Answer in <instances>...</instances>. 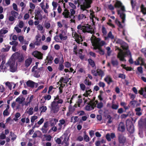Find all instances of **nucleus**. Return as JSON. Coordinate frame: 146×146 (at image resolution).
I'll list each match as a JSON object with an SVG mask.
<instances>
[{
	"label": "nucleus",
	"mask_w": 146,
	"mask_h": 146,
	"mask_svg": "<svg viewBox=\"0 0 146 146\" xmlns=\"http://www.w3.org/2000/svg\"><path fill=\"white\" fill-rule=\"evenodd\" d=\"M26 84L27 86L31 88H33L35 86L36 87L38 86V84L37 83H35L31 80H29L27 81Z\"/></svg>",
	"instance_id": "18"
},
{
	"label": "nucleus",
	"mask_w": 146,
	"mask_h": 146,
	"mask_svg": "<svg viewBox=\"0 0 146 146\" xmlns=\"http://www.w3.org/2000/svg\"><path fill=\"white\" fill-rule=\"evenodd\" d=\"M44 98L45 100H50L51 98V96L50 95H46L44 97Z\"/></svg>",
	"instance_id": "61"
},
{
	"label": "nucleus",
	"mask_w": 146,
	"mask_h": 146,
	"mask_svg": "<svg viewBox=\"0 0 146 146\" xmlns=\"http://www.w3.org/2000/svg\"><path fill=\"white\" fill-rule=\"evenodd\" d=\"M82 100L79 99L76 103L75 104L74 106V107L75 108H77L78 107H80L81 106V104L82 103Z\"/></svg>",
	"instance_id": "39"
},
{
	"label": "nucleus",
	"mask_w": 146,
	"mask_h": 146,
	"mask_svg": "<svg viewBox=\"0 0 146 146\" xmlns=\"http://www.w3.org/2000/svg\"><path fill=\"white\" fill-rule=\"evenodd\" d=\"M43 68L41 67L39 69H37L35 71V73L34 74V76L35 77L38 78L40 76V74L39 73V71L42 70Z\"/></svg>",
	"instance_id": "29"
},
{
	"label": "nucleus",
	"mask_w": 146,
	"mask_h": 146,
	"mask_svg": "<svg viewBox=\"0 0 146 146\" xmlns=\"http://www.w3.org/2000/svg\"><path fill=\"white\" fill-rule=\"evenodd\" d=\"M59 37L60 39L62 41L66 40L67 38L66 33L65 32L63 31L59 34Z\"/></svg>",
	"instance_id": "23"
},
{
	"label": "nucleus",
	"mask_w": 146,
	"mask_h": 146,
	"mask_svg": "<svg viewBox=\"0 0 146 146\" xmlns=\"http://www.w3.org/2000/svg\"><path fill=\"white\" fill-rule=\"evenodd\" d=\"M40 6L45 13L47 14L48 13V11L47 10L49 7L48 0H43L40 3Z\"/></svg>",
	"instance_id": "8"
},
{
	"label": "nucleus",
	"mask_w": 146,
	"mask_h": 146,
	"mask_svg": "<svg viewBox=\"0 0 146 146\" xmlns=\"http://www.w3.org/2000/svg\"><path fill=\"white\" fill-rule=\"evenodd\" d=\"M119 107V105L118 104H113L111 106V108L113 109L117 110L118 109Z\"/></svg>",
	"instance_id": "58"
},
{
	"label": "nucleus",
	"mask_w": 146,
	"mask_h": 146,
	"mask_svg": "<svg viewBox=\"0 0 146 146\" xmlns=\"http://www.w3.org/2000/svg\"><path fill=\"white\" fill-rule=\"evenodd\" d=\"M114 5L115 8H120V9L117 10L118 14L122 19V23H124L125 16V14L124 13L125 11L124 6L120 1L117 0L116 1Z\"/></svg>",
	"instance_id": "3"
},
{
	"label": "nucleus",
	"mask_w": 146,
	"mask_h": 146,
	"mask_svg": "<svg viewBox=\"0 0 146 146\" xmlns=\"http://www.w3.org/2000/svg\"><path fill=\"white\" fill-rule=\"evenodd\" d=\"M85 2H84L83 4L80 5V8L81 10H82L84 13L85 14L88 15V14L89 13V11L87 9L91 7L90 4L92 3V0H84Z\"/></svg>",
	"instance_id": "6"
},
{
	"label": "nucleus",
	"mask_w": 146,
	"mask_h": 146,
	"mask_svg": "<svg viewBox=\"0 0 146 146\" xmlns=\"http://www.w3.org/2000/svg\"><path fill=\"white\" fill-rule=\"evenodd\" d=\"M35 19L38 20L39 19L41 20L42 19V16L40 14V12L39 11H36L35 13Z\"/></svg>",
	"instance_id": "27"
},
{
	"label": "nucleus",
	"mask_w": 146,
	"mask_h": 146,
	"mask_svg": "<svg viewBox=\"0 0 146 146\" xmlns=\"http://www.w3.org/2000/svg\"><path fill=\"white\" fill-rule=\"evenodd\" d=\"M137 104V102L135 101H133L130 102V104L132 107H134Z\"/></svg>",
	"instance_id": "64"
},
{
	"label": "nucleus",
	"mask_w": 146,
	"mask_h": 146,
	"mask_svg": "<svg viewBox=\"0 0 146 146\" xmlns=\"http://www.w3.org/2000/svg\"><path fill=\"white\" fill-rule=\"evenodd\" d=\"M11 14L13 17L17 18L19 15V14L17 12L13 11H11Z\"/></svg>",
	"instance_id": "48"
},
{
	"label": "nucleus",
	"mask_w": 146,
	"mask_h": 146,
	"mask_svg": "<svg viewBox=\"0 0 146 146\" xmlns=\"http://www.w3.org/2000/svg\"><path fill=\"white\" fill-rule=\"evenodd\" d=\"M19 53L18 52L15 53L13 54L10 59L9 60L7 64H5V66L3 65L5 62L3 61L0 66V68L2 70H6L9 66L10 71L12 72H14L17 70V63H15V60L19 57Z\"/></svg>",
	"instance_id": "1"
},
{
	"label": "nucleus",
	"mask_w": 146,
	"mask_h": 146,
	"mask_svg": "<svg viewBox=\"0 0 146 146\" xmlns=\"http://www.w3.org/2000/svg\"><path fill=\"white\" fill-rule=\"evenodd\" d=\"M139 93L141 95H143V96L146 98V87L145 88H141L139 91Z\"/></svg>",
	"instance_id": "26"
},
{
	"label": "nucleus",
	"mask_w": 146,
	"mask_h": 146,
	"mask_svg": "<svg viewBox=\"0 0 146 146\" xmlns=\"http://www.w3.org/2000/svg\"><path fill=\"white\" fill-rule=\"evenodd\" d=\"M38 30L40 31V33L43 34L45 32V29H44L43 27L41 25H39L37 26Z\"/></svg>",
	"instance_id": "33"
},
{
	"label": "nucleus",
	"mask_w": 146,
	"mask_h": 146,
	"mask_svg": "<svg viewBox=\"0 0 146 146\" xmlns=\"http://www.w3.org/2000/svg\"><path fill=\"white\" fill-rule=\"evenodd\" d=\"M69 79L68 78H61L59 81L57 83L58 85H61V86L62 87V84L63 83H66L69 81Z\"/></svg>",
	"instance_id": "20"
},
{
	"label": "nucleus",
	"mask_w": 146,
	"mask_h": 146,
	"mask_svg": "<svg viewBox=\"0 0 146 146\" xmlns=\"http://www.w3.org/2000/svg\"><path fill=\"white\" fill-rule=\"evenodd\" d=\"M107 118L108 120L107 122L108 123H112V117L110 115H107Z\"/></svg>",
	"instance_id": "53"
},
{
	"label": "nucleus",
	"mask_w": 146,
	"mask_h": 146,
	"mask_svg": "<svg viewBox=\"0 0 146 146\" xmlns=\"http://www.w3.org/2000/svg\"><path fill=\"white\" fill-rule=\"evenodd\" d=\"M84 104L86 103L88 104V105L86 107V109L87 110H93L94 109L95 106L94 104H89L91 100L89 98H84Z\"/></svg>",
	"instance_id": "9"
},
{
	"label": "nucleus",
	"mask_w": 146,
	"mask_h": 146,
	"mask_svg": "<svg viewBox=\"0 0 146 146\" xmlns=\"http://www.w3.org/2000/svg\"><path fill=\"white\" fill-rule=\"evenodd\" d=\"M78 118L77 116H73L71 118V122L73 123H75L78 121Z\"/></svg>",
	"instance_id": "46"
},
{
	"label": "nucleus",
	"mask_w": 146,
	"mask_h": 146,
	"mask_svg": "<svg viewBox=\"0 0 146 146\" xmlns=\"http://www.w3.org/2000/svg\"><path fill=\"white\" fill-rule=\"evenodd\" d=\"M111 63L114 66H117L118 64L117 60L115 58L112 59L111 60Z\"/></svg>",
	"instance_id": "40"
},
{
	"label": "nucleus",
	"mask_w": 146,
	"mask_h": 146,
	"mask_svg": "<svg viewBox=\"0 0 146 146\" xmlns=\"http://www.w3.org/2000/svg\"><path fill=\"white\" fill-rule=\"evenodd\" d=\"M78 32L80 34L82 33L87 32L93 34L95 32V29L88 24L82 25H79L77 27Z\"/></svg>",
	"instance_id": "4"
},
{
	"label": "nucleus",
	"mask_w": 146,
	"mask_h": 146,
	"mask_svg": "<svg viewBox=\"0 0 146 146\" xmlns=\"http://www.w3.org/2000/svg\"><path fill=\"white\" fill-rule=\"evenodd\" d=\"M90 19L92 20V21L94 23V21L95 20H96L97 18H96L94 16V12L92 11H91V10L90 11Z\"/></svg>",
	"instance_id": "31"
},
{
	"label": "nucleus",
	"mask_w": 146,
	"mask_h": 146,
	"mask_svg": "<svg viewBox=\"0 0 146 146\" xmlns=\"http://www.w3.org/2000/svg\"><path fill=\"white\" fill-rule=\"evenodd\" d=\"M134 63L136 65H138L139 64L142 65L144 64V60L141 57H139L134 62Z\"/></svg>",
	"instance_id": "19"
},
{
	"label": "nucleus",
	"mask_w": 146,
	"mask_h": 146,
	"mask_svg": "<svg viewBox=\"0 0 146 146\" xmlns=\"http://www.w3.org/2000/svg\"><path fill=\"white\" fill-rule=\"evenodd\" d=\"M32 61L31 58H29L27 59L25 62V65L26 67H28L31 64Z\"/></svg>",
	"instance_id": "30"
},
{
	"label": "nucleus",
	"mask_w": 146,
	"mask_h": 146,
	"mask_svg": "<svg viewBox=\"0 0 146 146\" xmlns=\"http://www.w3.org/2000/svg\"><path fill=\"white\" fill-rule=\"evenodd\" d=\"M41 43V39H40L39 40H36L34 44L36 45L39 46Z\"/></svg>",
	"instance_id": "54"
},
{
	"label": "nucleus",
	"mask_w": 146,
	"mask_h": 146,
	"mask_svg": "<svg viewBox=\"0 0 146 146\" xmlns=\"http://www.w3.org/2000/svg\"><path fill=\"white\" fill-rule=\"evenodd\" d=\"M127 129L128 131L130 133H133L134 131V128L133 126H128L127 125Z\"/></svg>",
	"instance_id": "45"
},
{
	"label": "nucleus",
	"mask_w": 146,
	"mask_h": 146,
	"mask_svg": "<svg viewBox=\"0 0 146 146\" xmlns=\"http://www.w3.org/2000/svg\"><path fill=\"white\" fill-rule=\"evenodd\" d=\"M69 140V138L68 137H67L66 136H64V139L61 143L62 145L64 146H68Z\"/></svg>",
	"instance_id": "21"
},
{
	"label": "nucleus",
	"mask_w": 146,
	"mask_h": 146,
	"mask_svg": "<svg viewBox=\"0 0 146 146\" xmlns=\"http://www.w3.org/2000/svg\"><path fill=\"white\" fill-rule=\"evenodd\" d=\"M104 80L108 84H110L113 82L112 78L109 75H106L104 78Z\"/></svg>",
	"instance_id": "24"
},
{
	"label": "nucleus",
	"mask_w": 146,
	"mask_h": 146,
	"mask_svg": "<svg viewBox=\"0 0 146 146\" xmlns=\"http://www.w3.org/2000/svg\"><path fill=\"white\" fill-rule=\"evenodd\" d=\"M8 31L7 29L3 28L0 30V37L3 36V35L8 32Z\"/></svg>",
	"instance_id": "35"
},
{
	"label": "nucleus",
	"mask_w": 146,
	"mask_h": 146,
	"mask_svg": "<svg viewBox=\"0 0 146 146\" xmlns=\"http://www.w3.org/2000/svg\"><path fill=\"white\" fill-rule=\"evenodd\" d=\"M91 41L93 49L96 50V52L101 55H104V52L101 47L106 44L105 42L101 40L100 38H97L94 36L92 37Z\"/></svg>",
	"instance_id": "2"
},
{
	"label": "nucleus",
	"mask_w": 146,
	"mask_h": 146,
	"mask_svg": "<svg viewBox=\"0 0 146 146\" xmlns=\"http://www.w3.org/2000/svg\"><path fill=\"white\" fill-rule=\"evenodd\" d=\"M125 126L123 122H121L119 124L118 129L119 131H123L125 130Z\"/></svg>",
	"instance_id": "32"
},
{
	"label": "nucleus",
	"mask_w": 146,
	"mask_h": 146,
	"mask_svg": "<svg viewBox=\"0 0 146 146\" xmlns=\"http://www.w3.org/2000/svg\"><path fill=\"white\" fill-rule=\"evenodd\" d=\"M88 62L89 64L92 66V67H94L95 66V64L94 61H93L91 59H89L88 60Z\"/></svg>",
	"instance_id": "51"
},
{
	"label": "nucleus",
	"mask_w": 146,
	"mask_h": 146,
	"mask_svg": "<svg viewBox=\"0 0 146 146\" xmlns=\"http://www.w3.org/2000/svg\"><path fill=\"white\" fill-rule=\"evenodd\" d=\"M47 109V108L46 106H43L39 108V110L41 111V112H45Z\"/></svg>",
	"instance_id": "47"
},
{
	"label": "nucleus",
	"mask_w": 146,
	"mask_h": 146,
	"mask_svg": "<svg viewBox=\"0 0 146 146\" xmlns=\"http://www.w3.org/2000/svg\"><path fill=\"white\" fill-rule=\"evenodd\" d=\"M52 5L53 7V10L56 9L58 5L57 3L56 2L53 1L52 3Z\"/></svg>",
	"instance_id": "63"
},
{
	"label": "nucleus",
	"mask_w": 146,
	"mask_h": 146,
	"mask_svg": "<svg viewBox=\"0 0 146 146\" xmlns=\"http://www.w3.org/2000/svg\"><path fill=\"white\" fill-rule=\"evenodd\" d=\"M59 123L58 124V129L59 130H60L62 127L63 126L65 127L66 125V122L65 119H61L59 121Z\"/></svg>",
	"instance_id": "17"
},
{
	"label": "nucleus",
	"mask_w": 146,
	"mask_h": 146,
	"mask_svg": "<svg viewBox=\"0 0 146 146\" xmlns=\"http://www.w3.org/2000/svg\"><path fill=\"white\" fill-rule=\"evenodd\" d=\"M70 9V16H71V17H73V18H75V16L74 15L75 14L76 11L75 10V9Z\"/></svg>",
	"instance_id": "42"
},
{
	"label": "nucleus",
	"mask_w": 146,
	"mask_h": 146,
	"mask_svg": "<svg viewBox=\"0 0 146 146\" xmlns=\"http://www.w3.org/2000/svg\"><path fill=\"white\" fill-rule=\"evenodd\" d=\"M63 7L65 9L64 11L62 13V15L64 16V18H71V16L70 14V12L65 7V3H63Z\"/></svg>",
	"instance_id": "12"
},
{
	"label": "nucleus",
	"mask_w": 146,
	"mask_h": 146,
	"mask_svg": "<svg viewBox=\"0 0 146 146\" xmlns=\"http://www.w3.org/2000/svg\"><path fill=\"white\" fill-rule=\"evenodd\" d=\"M6 86H7L9 89L11 90L12 86H13V88H15V84L13 82H7L5 83Z\"/></svg>",
	"instance_id": "25"
},
{
	"label": "nucleus",
	"mask_w": 146,
	"mask_h": 146,
	"mask_svg": "<svg viewBox=\"0 0 146 146\" xmlns=\"http://www.w3.org/2000/svg\"><path fill=\"white\" fill-rule=\"evenodd\" d=\"M25 100V98L22 95H20L15 100L16 102L19 104H22Z\"/></svg>",
	"instance_id": "22"
},
{
	"label": "nucleus",
	"mask_w": 146,
	"mask_h": 146,
	"mask_svg": "<svg viewBox=\"0 0 146 146\" xmlns=\"http://www.w3.org/2000/svg\"><path fill=\"white\" fill-rule=\"evenodd\" d=\"M49 128V125L48 123V122H45L43 126L42 127L41 130L42 132L44 133H46Z\"/></svg>",
	"instance_id": "16"
},
{
	"label": "nucleus",
	"mask_w": 146,
	"mask_h": 146,
	"mask_svg": "<svg viewBox=\"0 0 146 146\" xmlns=\"http://www.w3.org/2000/svg\"><path fill=\"white\" fill-rule=\"evenodd\" d=\"M51 111L54 113H56L59 111L60 106L55 101H54L51 103Z\"/></svg>",
	"instance_id": "7"
},
{
	"label": "nucleus",
	"mask_w": 146,
	"mask_h": 146,
	"mask_svg": "<svg viewBox=\"0 0 146 146\" xmlns=\"http://www.w3.org/2000/svg\"><path fill=\"white\" fill-rule=\"evenodd\" d=\"M87 17V15L80 13L78 16V18L79 20H81L84 18H86Z\"/></svg>",
	"instance_id": "34"
},
{
	"label": "nucleus",
	"mask_w": 146,
	"mask_h": 146,
	"mask_svg": "<svg viewBox=\"0 0 146 146\" xmlns=\"http://www.w3.org/2000/svg\"><path fill=\"white\" fill-rule=\"evenodd\" d=\"M64 68V66L62 64H59L58 67V69L60 71L62 70Z\"/></svg>",
	"instance_id": "62"
},
{
	"label": "nucleus",
	"mask_w": 146,
	"mask_h": 146,
	"mask_svg": "<svg viewBox=\"0 0 146 146\" xmlns=\"http://www.w3.org/2000/svg\"><path fill=\"white\" fill-rule=\"evenodd\" d=\"M91 93L92 91L90 90H86V92L83 94V96L85 97H88Z\"/></svg>",
	"instance_id": "44"
},
{
	"label": "nucleus",
	"mask_w": 146,
	"mask_h": 146,
	"mask_svg": "<svg viewBox=\"0 0 146 146\" xmlns=\"http://www.w3.org/2000/svg\"><path fill=\"white\" fill-rule=\"evenodd\" d=\"M72 36L75 39V40L79 44H82L81 42L83 40L82 37L80 36L76 32H73Z\"/></svg>",
	"instance_id": "10"
},
{
	"label": "nucleus",
	"mask_w": 146,
	"mask_h": 146,
	"mask_svg": "<svg viewBox=\"0 0 146 146\" xmlns=\"http://www.w3.org/2000/svg\"><path fill=\"white\" fill-rule=\"evenodd\" d=\"M121 66L123 68L125 69L127 71H130L132 70V68L129 67H126L125 65L122 64Z\"/></svg>",
	"instance_id": "52"
},
{
	"label": "nucleus",
	"mask_w": 146,
	"mask_h": 146,
	"mask_svg": "<svg viewBox=\"0 0 146 146\" xmlns=\"http://www.w3.org/2000/svg\"><path fill=\"white\" fill-rule=\"evenodd\" d=\"M119 143L123 145L126 141V139L125 137L122 135H120L119 137Z\"/></svg>",
	"instance_id": "28"
},
{
	"label": "nucleus",
	"mask_w": 146,
	"mask_h": 146,
	"mask_svg": "<svg viewBox=\"0 0 146 146\" xmlns=\"http://www.w3.org/2000/svg\"><path fill=\"white\" fill-rule=\"evenodd\" d=\"M34 97V96L33 95H31V96L29 95L26 99V102H25L23 105L25 106H28L33 101Z\"/></svg>",
	"instance_id": "15"
},
{
	"label": "nucleus",
	"mask_w": 146,
	"mask_h": 146,
	"mask_svg": "<svg viewBox=\"0 0 146 146\" xmlns=\"http://www.w3.org/2000/svg\"><path fill=\"white\" fill-rule=\"evenodd\" d=\"M69 6L72 8L71 9H76V5L74 3H69Z\"/></svg>",
	"instance_id": "56"
},
{
	"label": "nucleus",
	"mask_w": 146,
	"mask_h": 146,
	"mask_svg": "<svg viewBox=\"0 0 146 146\" xmlns=\"http://www.w3.org/2000/svg\"><path fill=\"white\" fill-rule=\"evenodd\" d=\"M10 135L12 137L11 140L14 141L16 138L17 136L16 135H14L12 132H11L10 133Z\"/></svg>",
	"instance_id": "55"
},
{
	"label": "nucleus",
	"mask_w": 146,
	"mask_h": 146,
	"mask_svg": "<svg viewBox=\"0 0 146 146\" xmlns=\"http://www.w3.org/2000/svg\"><path fill=\"white\" fill-rule=\"evenodd\" d=\"M25 112L28 114L29 115H32L33 113V108H30L28 111H26Z\"/></svg>",
	"instance_id": "43"
},
{
	"label": "nucleus",
	"mask_w": 146,
	"mask_h": 146,
	"mask_svg": "<svg viewBox=\"0 0 146 146\" xmlns=\"http://www.w3.org/2000/svg\"><path fill=\"white\" fill-rule=\"evenodd\" d=\"M32 54L35 57L38 59L41 60L42 59L43 54L40 52L37 51H35L32 53Z\"/></svg>",
	"instance_id": "14"
},
{
	"label": "nucleus",
	"mask_w": 146,
	"mask_h": 146,
	"mask_svg": "<svg viewBox=\"0 0 146 146\" xmlns=\"http://www.w3.org/2000/svg\"><path fill=\"white\" fill-rule=\"evenodd\" d=\"M108 38H110L111 39H114V37L111 31H110L107 37H105V39L106 40H107Z\"/></svg>",
	"instance_id": "36"
},
{
	"label": "nucleus",
	"mask_w": 146,
	"mask_h": 146,
	"mask_svg": "<svg viewBox=\"0 0 146 146\" xmlns=\"http://www.w3.org/2000/svg\"><path fill=\"white\" fill-rule=\"evenodd\" d=\"M92 73L95 76H99L102 78L104 75V72L100 69H97L96 70H92Z\"/></svg>",
	"instance_id": "11"
},
{
	"label": "nucleus",
	"mask_w": 146,
	"mask_h": 146,
	"mask_svg": "<svg viewBox=\"0 0 146 146\" xmlns=\"http://www.w3.org/2000/svg\"><path fill=\"white\" fill-rule=\"evenodd\" d=\"M102 32L104 35H106L107 34V31L105 27L102 26Z\"/></svg>",
	"instance_id": "59"
},
{
	"label": "nucleus",
	"mask_w": 146,
	"mask_h": 146,
	"mask_svg": "<svg viewBox=\"0 0 146 146\" xmlns=\"http://www.w3.org/2000/svg\"><path fill=\"white\" fill-rule=\"evenodd\" d=\"M115 23L118 26L121 28H122L123 27L122 25H121V22L119 21V20L116 19L115 20Z\"/></svg>",
	"instance_id": "49"
},
{
	"label": "nucleus",
	"mask_w": 146,
	"mask_h": 146,
	"mask_svg": "<svg viewBox=\"0 0 146 146\" xmlns=\"http://www.w3.org/2000/svg\"><path fill=\"white\" fill-rule=\"evenodd\" d=\"M37 117L36 116H32L31 118V122L32 123H33L37 119Z\"/></svg>",
	"instance_id": "60"
},
{
	"label": "nucleus",
	"mask_w": 146,
	"mask_h": 146,
	"mask_svg": "<svg viewBox=\"0 0 146 146\" xmlns=\"http://www.w3.org/2000/svg\"><path fill=\"white\" fill-rule=\"evenodd\" d=\"M64 65L65 67L69 68L71 66V64L68 62H65L64 63Z\"/></svg>",
	"instance_id": "57"
},
{
	"label": "nucleus",
	"mask_w": 146,
	"mask_h": 146,
	"mask_svg": "<svg viewBox=\"0 0 146 146\" xmlns=\"http://www.w3.org/2000/svg\"><path fill=\"white\" fill-rule=\"evenodd\" d=\"M53 57L50 55H48L46 57V62H47V63L50 64L52 63V61L53 60Z\"/></svg>",
	"instance_id": "37"
},
{
	"label": "nucleus",
	"mask_w": 146,
	"mask_h": 146,
	"mask_svg": "<svg viewBox=\"0 0 146 146\" xmlns=\"http://www.w3.org/2000/svg\"><path fill=\"white\" fill-rule=\"evenodd\" d=\"M117 43H119L121 44V46L122 48L124 50H126V52H123L125 54H126L127 51H129L127 50L128 49V45L125 42H123L120 39H118L117 41Z\"/></svg>",
	"instance_id": "13"
},
{
	"label": "nucleus",
	"mask_w": 146,
	"mask_h": 146,
	"mask_svg": "<svg viewBox=\"0 0 146 146\" xmlns=\"http://www.w3.org/2000/svg\"><path fill=\"white\" fill-rule=\"evenodd\" d=\"M63 138V136L61 137L60 138H55V140L56 142L58 143V144H60L62 143L61 139Z\"/></svg>",
	"instance_id": "38"
},
{
	"label": "nucleus",
	"mask_w": 146,
	"mask_h": 146,
	"mask_svg": "<svg viewBox=\"0 0 146 146\" xmlns=\"http://www.w3.org/2000/svg\"><path fill=\"white\" fill-rule=\"evenodd\" d=\"M141 11L144 14H146V8L144 7L143 5H142L141 7Z\"/></svg>",
	"instance_id": "50"
},
{
	"label": "nucleus",
	"mask_w": 146,
	"mask_h": 146,
	"mask_svg": "<svg viewBox=\"0 0 146 146\" xmlns=\"http://www.w3.org/2000/svg\"><path fill=\"white\" fill-rule=\"evenodd\" d=\"M54 101H55L58 104H61L63 102V101L62 99H59L58 97H57L56 98H54Z\"/></svg>",
	"instance_id": "41"
},
{
	"label": "nucleus",
	"mask_w": 146,
	"mask_h": 146,
	"mask_svg": "<svg viewBox=\"0 0 146 146\" xmlns=\"http://www.w3.org/2000/svg\"><path fill=\"white\" fill-rule=\"evenodd\" d=\"M117 49L119 51V52L118 53L117 57L119 58L121 61H125L126 60L125 59L124 57L125 55H129L130 57V58L129 60V62L131 64H133V61L131 57V53L129 51H127V53L125 54L123 52V50L121 49H119L118 47H117Z\"/></svg>",
	"instance_id": "5"
}]
</instances>
